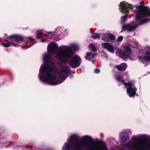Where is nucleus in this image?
I'll return each mask as SVG.
<instances>
[{
    "instance_id": "1",
    "label": "nucleus",
    "mask_w": 150,
    "mask_h": 150,
    "mask_svg": "<svg viewBox=\"0 0 150 150\" xmlns=\"http://www.w3.org/2000/svg\"><path fill=\"white\" fill-rule=\"evenodd\" d=\"M79 49L78 45L75 43L70 44L69 46H61L56 54V57L61 63L58 64L59 67L55 69V59L48 54H45L43 56L44 64L40 69L39 78L41 81L46 82L52 85L59 84L67 77L70 69L66 64L68 63L73 68L79 66L81 59L78 55L74 54V51Z\"/></svg>"
},
{
    "instance_id": "2",
    "label": "nucleus",
    "mask_w": 150,
    "mask_h": 150,
    "mask_svg": "<svg viewBox=\"0 0 150 150\" xmlns=\"http://www.w3.org/2000/svg\"><path fill=\"white\" fill-rule=\"evenodd\" d=\"M79 137L76 134L71 135L67 139V142L64 144L63 150H108L105 144L101 142L95 145L91 144L92 138L90 136L86 135L79 140Z\"/></svg>"
},
{
    "instance_id": "3",
    "label": "nucleus",
    "mask_w": 150,
    "mask_h": 150,
    "mask_svg": "<svg viewBox=\"0 0 150 150\" xmlns=\"http://www.w3.org/2000/svg\"><path fill=\"white\" fill-rule=\"evenodd\" d=\"M121 144L128 148V150H150V141L146 142L149 138V136L145 135H139L134 136L131 141L125 143L129 139V136L127 133L123 132L120 135Z\"/></svg>"
},
{
    "instance_id": "4",
    "label": "nucleus",
    "mask_w": 150,
    "mask_h": 150,
    "mask_svg": "<svg viewBox=\"0 0 150 150\" xmlns=\"http://www.w3.org/2000/svg\"><path fill=\"white\" fill-rule=\"evenodd\" d=\"M137 11L136 14V21L131 23L122 27L123 29L125 30L131 31L134 30L138 26L147 23L150 21V9L147 7H143L137 6Z\"/></svg>"
},
{
    "instance_id": "5",
    "label": "nucleus",
    "mask_w": 150,
    "mask_h": 150,
    "mask_svg": "<svg viewBox=\"0 0 150 150\" xmlns=\"http://www.w3.org/2000/svg\"><path fill=\"white\" fill-rule=\"evenodd\" d=\"M117 55L122 59L126 60L128 58L134 60L136 57V55H134L132 53V50L129 46H126L124 48V51L121 50H118L116 52Z\"/></svg>"
},
{
    "instance_id": "6",
    "label": "nucleus",
    "mask_w": 150,
    "mask_h": 150,
    "mask_svg": "<svg viewBox=\"0 0 150 150\" xmlns=\"http://www.w3.org/2000/svg\"><path fill=\"white\" fill-rule=\"evenodd\" d=\"M115 77L117 81L121 82L122 84L125 86L127 89V93L129 97H132L135 94L137 89L132 82L129 81L128 83H126L123 80L122 78L118 75H116Z\"/></svg>"
},
{
    "instance_id": "7",
    "label": "nucleus",
    "mask_w": 150,
    "mask_h": 150,
    "mask_svg": "<svg viewBox=\"0 0 150 150\" xmlns=\"http://www.w3.org/2000/svg\"><path fill=\"white\" fill-rule=\"evenodd\" d=\"M120 7L121 11L123 13L126 15L121 17V23H123L125 22L127 20V15L129 12V9H132L134 7L132 4H129L125 1L122 2L120 3Z\"/></svg>"
},
{
    "instance_id": "8",
    "label": "nucleus",
    "mask_w": 150,
    "mask_h": 150,
    "mask_svg": "<svg viewBox=\"0 0 150 150\" xmlns=\"http://www.w3.org/2000/svg\"><path fill=\"white\" fill-rule=\"evenodd\" d=\"M9 38L12 42L5 43L4 45V47H8L13 46L14 47H18L19 46L20 42L25 40L23 37L17 35H11L9 37Z\"/></svg>"
},
{
    "instance_id": "9",
    "label": "nucleus",
    "mask_w": 150,
    "mask_h": 150,
    "mask_svg": "<svg viewBox=\"0 0 150 150\" xmlns=\"http://www.w3.org/2000/svg\"><path fill=\"white\" fill-rule=\"evenodd\" d=\"M144 54V56L143 57H140L139 59L143 63L145 62H149L150 61V46H146L143 50Z\"/></svg>"
},
{
    "instance_id": "10",
    "label": "nucleus",
    "mask_w": 150,
    "mask_h": 150,
    "mask_svg": "<svg viewBox=\"0 0 150 150\" xmlns=\"http://www.w3.org/2000/svg\"><path fill=\"white\" fill-rule=\"evenodd\" d=\"M61 47L60 46L59 48L58 49V46L57 44L54 42H50L49 43L47 46V51L50 54L53 53L55 54L56 58L59 60L57 58L56 54L58 50Z\"/></svg>"
},
{
    "instance_id": "11",
    "label": "nucleus",
    "mask_w": 150,
    "mask_h": 150,
    "mask_svg": "<svg viewBox=\"0 0 150 150\" xmlns=\"http://www.w3.org/2000/svg\"><path fill=\"white\" fill-rule=\"evenodd\" d=\"M101 45L103 48L106 49L109 52L112 53H114V47L110 43L103 42L102 43Z\"/></svg>"
},
{
    "instance_id": "12",
    "label": "nucleus",
    "mask_w": 150,
    "mask_h": 150,
    "mask_svg": "<svg viewBox=\"0 0 150 150\" xmlns=\"http://www.w3.org/2000/svg\"><path fill=\"white\" fill-rule=\"evenodd\" d=\"M127 67V65L126 64L123 63L120 64L119 65L115 66V67L119 70L124 71L126 69Z\"/></svg>"
},
{
    "instance_id": "13",
    "label": "nucleus",
    "mask_w": 150,
    "mask_h": 150,
    "mask_svg": "<svg viewBox=\"0 0 150 150\" xmlns=\"http://www.w3.org/2000/svg\"><path fill=\"white\" fill-rule=\"evenodd\" d=\"M96 56V55L94 53L91 52H88L87 53L86 56L85 57V58L87 60L93 61Z\"/></svg>"
},
{
    "instance_id": "14",
    "label": "nucleus",
    "mask_w": 150,
    "mask_h": 150,
    "mask_svg": "<svg viewBox=\"0 0 150 150\" xmlns=\"http://www.w3.org/2000/svg\"><path fill=\"white\" fill-rule=\"evenodd\" d=\"M45 31L43 30H38L36 32V34L38 37V39L42 37V34L45 33H46Z\"/></svg>"
},
{
    "instance_id": "15",
    "label": "nucleus",
    "mask_w": 150,
    "mask_h": 150,
    "mask_svg": "<svg viewBox=\"0 0 150 150\" xmlns=\"http://www.w3.org/2000/svg\"><path fill=\"white\" fill-rule=\"evenodd\" d=\"M102 40L106 42H109L110 41L108 38V33H104L103 34Z\"/></svg>"
},
{
    "instance_id": "16",
    "label": "nucleus",
    "mask_w": 150,
    "mask_h": 150,
    "mask_svg": "<svg viewBox=\"0 0 150 150\" xmlns=\"http://www.w3.org/2000/svg\"><path fill=\"white\" fill-rule=\"evenodd\" d=\"M89 47L90 50L93 51H96V47L93 44H90L89 46Z\"/></svg>"
},
{
    "instance_id": "17",
    "label": "nucleus",
    "mask_w": 150,
    "mask_h": 150,
    "mask_svg": "<svg viewBox=\"0 0 150 150\" xmlns=\"http://www.w3.org/2000/svg\"><path fill=\"white\" fill-rule=\"evenodd\" d=\"M109 40H114L115 38V36L112 34L110 33H108Z\"/></svg>"
},
{
    "instance_id": "18",
    "label": "nucleus",
    "mask_w": 150,
    "mask_h": 150,
    "mask_svg": "<svg viewBox=\"0 0 150 150\" xmlns=\"http://www.w3.org/2000/svg\"><path fill=\"white\" fill-rule=\"evenodd\" d=\"M100 36V35L98 33H94L92 35L93 38L95 39L99 38Z\"/></svg>"
},
{
    "instance_id": "19",
    "label": "nucleus",
    "mask_w": 150,
    "mask_h": 150,
    "mask_svg": "<svg viewBox=\"0 0 150 150\" xmlns=\"http://www.w3.org/2000/svg\"><path fill=\"white\" fill-rule=\"evenodd\" d=\"M123 37L122 36H120L117 38V41L119 42L122 41L123 40Z\"/></svg>"
},
{
    "instance_id": "20",
    "label": "nucleus",
    "mask_w": 150,
    "mask_h": 150,
    "mask_svg": "<svg viewBox=\"0 0 150 150\" xmlns=\"http://www.w3.org/2000/svg\"><path fill=\"white\" fill-rule=\"evenodd\" d=\"M124 132L127 133V134L129 135V134H131L132 133V131L130 129H127L126 131L123 132Z\"/></svg>"
},
{
    "instance_id": "21",
    "label": "nucleus",
    "mask_w": 150,
    "mask_h": 150,
    "mask_svg": "<svg viewBox=\"0 0 150 150\" xmlns=\"http://www.w3.org/2000/svg\"><path fill=\"white\" fill-rule=\"evenodd\" d=\"M100 72V70L99 69L97 68L95 70V72L96 73L98 74Z\"/></svg>"
},
{
    "instance_id": "22",
    "label": "nucleus",
    "mask_w": 150,
    "mask_h": 150,
    "mask_svg": "<svg viewBox=\"0 0 150 150\" xmlns=\"http://www.w3.org/2000/svg\"><path fill=\"white\" fill-rule=\"evenodd\" d=\"M48 33L49 34H51L52 35H54L55 33L54 32H48Z\"/></svg>"
},
{
    "instance_id": "23",
    "label": "nucleus",
    "mask_w": 150,
    "mask_h": 150,
    "mask_svg": "<svg viewBox=\"0 0 150 150\" xmlns=\"http://www.w3.org/2000/svg\"><path fill=\"white\" fill-rule=\"evenodd\" d=\"M46 40H47L46 39H42L41 40V42H44L45 41H46Z\"/></svg>"
},
{
    "instance_id": "24",
    "label": "nucleus",
    "mask_w": 150,
    "mask_h": 150,
    "mask_svg": "<svg viewBox=\"0 0 150 150\" xmlns=\"http://www.w3.org/2000/svg\"><path fill=\"white\" fill-rule=\"evenodd\" d=\"M140 4L141 5H142L143 4V2L141 1L140 2Z\"/></svg>"
},
{
    "instance_id": "25",
    "label": "nucleus",
    "mask_w": 150,
    "mask_h": 150,
    "mask_svg": "<svg viewBox=\"0 0 150 150\" xmlns=\"http://www.w3.org/2000/svg\"><path fill=\"white\" fill-rule=\"evenodd\" d=\"M32 44H31V45H30L28 47V48H29L30 47L32 46Z\"/></svg>"
},
{
    "instance_id": "26",
    "label": "nucleus",
    "mask_w": 150,
    "mask_h": 150,
    "mask_svg": "<svg viewBox=\"0 0 150 150\" xmlns=\"http://www.w3.org/2000/svg\"><path fill=\"white\" fill-rule=\"evenodd\" d=\"M113 65V64L112 63H111L110 64V66H112Z\"/></svg>"
},
{
    "instance_id": "27",
    "label": "nucleus",
    "mask_w": 150,
    "mask_h": 150,
    "mask_svg": "<svg viewBox=\"0 0 150 150\" xmlns=\"http://www.w3.org/2000/svg\"><path fill=\"white\" fill-rule=\"evenodd\" d=\"M134 47H138V46L137 45H134Z\"/></svg>"
},
{
    "instance_id": "28",
    "label": "nucleus",
    "mask_w": 150,
    "mask_h": 150,
    "mask_svg": "<svg viewBox=\"0 0 150 150\" xmlns=\"http://www.w3.org/2000/svg\"><path fill=\"white\" fill-rule=\"evenodd\" d=\"M117 147H116V150H117ZM113 150H115V149H113Z\"/></svg>"
},
{
    "instance_id": "29",
    "label": "nucleus",
    "mask_w": 150,
    "mask_h": 150,
    "mask_svg": "<svg viewBox=\"0 0 150 150\" xmlns=\"http://www.w3.org/2000/svg\"><path fill=\"white\" fill-rule=\"evenodd\" d=\"M5 40V41H7V40Z\"/></svg>"
},
{
    "instance_id": "30",
    "label": "nucleus",
    "mask_w": 150,
    "mask_h": 150,
    "mask_svg": "<svg viewBox=\"0 0 150 150\" xmlns=\"http://www.w3.org/2000/svg\"><path fill=\"white\" fill-rule=\"evenodd\" d=\"M136 44H137V42H136Z\"/></svg>"
}]
</instances>
